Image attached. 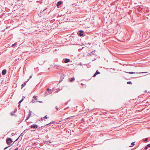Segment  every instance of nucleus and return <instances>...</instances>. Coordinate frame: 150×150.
<instances>
[{
    "mask_svg": "<svg viewBox=\"0 0 150 150\" xmlns=\"http://www.w3.org/2000/svg\"><path fill=\"white\" fill-rule=\"evenodd\" d=\"M48 7H49L47 6L45 8L43 11L41 10L40 13V15L42 16V15L46 14L47 13H48V14H50L51 11L50 10L49 11V12H48Z\"/></svg>",
    "mask_w": 150,
    "mask_h": 150,
    "instance_id": "nucleus-1",
    "label": "nucleus"
},
{
    "mask_svg": "<svg viewBox=\"0 0 150 150\" xmlns=\"http://www.w3.org/2000/svg\"><path fill=\"white\" fill-rule=\"evenodd\" d=\"M77 34L79 36L82 37L85 36L84 31L82 30H80L77 32Z\"/></svg>",
    "mask_w": 150,
    "mask_h": 150,
    "instance_id": "nucleus-2",
    "label": "nucleus"
},
{
    "mask_svg": "<svg viewBox=\"0 0 150 150\" xmlns=\"http://www.w3.org/2000/svg\"><path fill=\"white\" fill-rule=\"evenodd\" d=\"M142 6H138L135 7V9L136 10V12H137V11L139 12L140 13H142L143 10V8L142 7Z\"/></svg>",
    "mask_w": 150,
    "mask_h": 150,
    "instance_id": "nucleus-3",
    "label": "nucleus"
},
{
    "mask_svg": "<svg viewBox=\"0 0 150 150\" xmlns=\"http://www.w3.org/2000/svg\"><path fill=\"white\" fill-rule=\"evenodd\" d=\"M13 141L12 139L10 138H7L6 139V143L9 146H11L13 144H11V143Z\"/></svg>",
    "mask_w": 150,
    "mask_h": 150,
    "instance_id": "nucleus-4",
    "label": "nucleus"
},
{
    "mask_svg": "<svg viewBox=\"0 0 150 150\" xmlns=\"http://www.w3.org/2000/svg\"><path fill=\"white\" fill-rule=\"evenodd\" d=\"M29 127H30L31 128L36 129L38 127V126L36 124H33L31 125Z\"/></svg>",
    "mask_w": 150,
    "mask_h": 150,
    "instance_id": "nucleus-5",
    "label": "nucleus"
},
{
    "mask_svg": "<svg viewBox=\"0 0 150 150\" xmlns=\"http://www.w3.org/2000/svg\"><path fill=\"white\" fill-rule=\"evenodd\" d=\"M63 1H58L56 4V6L58 8H59V6L63 3Z\"/></svg>",
    "mask_w": 150,
    "mask_h": 150,
    "instance_id": "nucleus-6",
    "label": "nucleus"
},
{
    "mask_svg": "<svg viewBox=\"0 0 150 150\" xmlns=\"http://www.w3.org/2000/svg\"><path fill=\"white\" fill-rule=\"evenodd\" d=\"M70 60L68 58H64L63 60V62L64 63H67L70 62Z\"/></svg>",
    "mask_w": 150,
    "mask_h": 150,
    "instance_id": "nucleus-7",
    "label": "nucleus"
},
{
    "mask_svg": "<svg viewBox=\"0 0 150 150\" xmlns=\"http://www.w3.org/2000/svg\"><path fill=\"white\" fill-rule=\"evenodd\" d=\"M125 72L126 73H128V74H135V73H137V74L140 73H140H142V72H141H141H139V73H135V72H127V71H125ZM142 73H147V72H142Z\"/></svg>",
    "mask_w": 150,
    "mask_h": 150,
    "instance_id": "nucleus-8",
    "label": "nucleus"
},
{
    "mask_svg": "<svg viewBox=\"0 0 150 150\" xmlns=\"http://www.w3.org/2000/svg\"><path fill=\"white\" fill-rule=\"evenodd\" d=\"M25 130H24V132H22V133H21V135L19 136L18 137V138H17V139H16V140L15 141V142H16V141H17L20 138V137H21V139H20V140H21V139H22V137H23V132H25Z\"/></svg>",
    "mask_w": 150,
    "mask_h": 150,
    "instance_id": "nucleus-9",
    "label": "nucleus"
},
{
    "mask_svg": "<svg viewBox=\"0 0 150 150\" xmlns=\"http://www.w3.org/2000/svg\"><path fill=\"white\" fill-rule=\"evenodd\" d=\"M100 73L98 71V70H97L96 72L93 75V77H95L97 74H99Z\"/></svg>",
    "mask_w": 150,
    "mask_h": 150,
    "instance_id": "nucleus-10",
    "label": "nucleus"
},
{
    "mask_svg": "<svg viewBox=\"0 0 150 150\" xmlns=\"http://www.w3.org/2000/svg\"><path fill=\"white\" fill-rule=\"evenodd\" d=\"M7 72V70L6 69H4L2 70L1 72V74L2 75H5Z\"/></svg>",
    "mask_w": 150,
    "mask_h": 150,
    "instance_id": "nucleus-11",
    "label": "nucleus"
},
{
    "mask_svg": "<svg viewBox=\"0 0 150 150\" xmlns=\"http://www.w3.org/2000/svg\"><path fill=\"white\" fill-rule=\"evenodd\" d=\"M31 115V112H29V114L28 115V116H27V117H26V119L25 120V121H26L27 120H28L29 119V118L30 117Z\"/></svg>",
    "mask_w": 150,
    "mask_h": 150,
    "instance_id": "nucleus-12",
    "label": "nucleus"
},
{
    "mask_svg": "<svg viewBox=\"0 0 150 150\" xmlns=\"http://www.w3.org/2000/svg\"><path fill=\"white\" fill-rule=\"evenodd\" d=\"M60 79L59 80V82H61L63 80V79H64V75H61L60 76Z\"/></svg>",
    "mask_w": 150,
    "mask_h": 150,
    "instance_id": "nucleus-13",
    "label": "nucleus"
},
{
    "mask_svg": "<svg viewBox=\"0 0 150 150\" xmlns=\"http://www.w3.org/2000/svg\"><path fill=\"white\" fill-rule=\"evenodd\" d=\"M15 113L13 111L10 113V114L11 116H14L15 117L17 116V115L15 114Z\"/></svg>",
    "mask_w": 150,
    "mask_h": 150,
    "instance_id": "nucleus-14",
    "label": "nucleus"
},
{
    "mask_svg": "<svg viewBox=\"0 0 150 150\" xmlns=\"http://www.w3.org/2000/svg\"><path fill=\"white\" fill-rule=\"evenodd\" d=\"M150 147V144H148L146 146L144 147V149L146 150L148 148Z\"/></svg>",
    "mask_w": 150,
    "mask_h": 150,
    "instance_id": "nucleus-15",
    "label": "nucleus"
},
{
    "mask_svg": "<svg viewBox=\"0 0 150 150\" xmlns=\"http://www.w3.org/2000/svg\"><path fill=\"white\" fill-rule=\"evenodd\" d=\"M56 122H50L49 123H48V124H46L45 125H48L49 126H51V125H52V126H53V125H53L54 124V123H55Z\"/></svg>",
    "mask_w": 150,
    "mask_h": 150,
    "instance_id": "nucleus-16",
    "label": "nucleus"
},
{
    "mask_svg": "<svg viewBox=\"0 0 150 150\" xmlns=\"http://www.w3.org/2000/svg\"><path fill=\"white\" fill-rule=\"evenodd\" d=\"M52 93V92H48L47 91H46L45 92L44 94H45V96H47V95L50 94Z\"/></svg>",
    "mask_w": 150,
    "mask_h": 150,
    "instance_id": "nucleus-17",
    "label": "nucleus"
},
{
    "mask_svg": "<svg viewBox=\"0 0 150 150\" xmlns=\"http://www.w3.org/2000/svg\"><path fill=\"white\" fill-rule=\"evenodd\" d=\"M28 81H25L24 82V83L22 84V85H21V87H22V88H23L24 86H25L26 85V83Z\"/></svg>",
    "mask_w": 150,
    "mask_h": 150,
    "instance_id": "nucleus-18",
    "label": "nucleus"
},
{
    "mask_svg": "<svg viewBox=\"0 0 150 150\" xmlns=\"http://www.w3.org/2000/svg\"><path fill=\"white\" fill-rule=\"evenodd\" d=\"M33 100L32 99V101L31 102H30V103H36V102H39L40 103H41L42 102V101H35L34 102H33Z\"/></svg>",
    "mask_w": 150,
    "mask_h": 150,
    "instance_id": "nucleus-19",
    "label": "nucleus"
},
{
    "mask_svg": "<svg viewBox=\"0 0 150 150\" xmlns=\"http://www.w3.org/2000/svg\"><path fill=\"white\" fill-rule=\"evenodd\" d=\"M75 80V78L74 77H72L69 79V81L70 82H72Z\"/></svg>",
    "mask_w": 150,
    "mask_h": 150,
    "instance_id": "nucleus-20",
    "label": "nucleus"
},
{
    "mask_svg": "<svg viewBox=\"0 0 150 150\" xmlns=\"http://www.w3.org/2000/svg\"><path fill=\"white\" fill-rule=\"evenodd\" d=\"M47 118H49L48 117H47V115L43 117H42L41 118V121H43L45 119H47Z\"/></svg>",
    "mask_w": 150,
    "mask_h": 150,
    "instance_id": "nucleus-21",
    "label": "nucleus"
},
{
    "mask_svg": "<svg viewBox=\"0 0 150 150\" xmlns=\"http://www.w3.org/2000/svg\"><path fill=\"white\" fill-rule=\"evenodd\" d=\"M54 66L56 67V68H57V69H59V67H61V66L60 65H59L56 64V65H54Z\"/></svg>",
    "mask_w": 150,
    "mask_h": 150,
    "instance_id": "nucleus-22",
    "label": "nucleus"
},
{
    "mask_svg": "<svg viewBox=\"0 0 150 150\" xmlns=\"http://www.w3.org/2000/svg\"><path fill=\"white\" fill-rule=\"evenodd\" d=\"M135 142H132L131 144V145L129 147H132L135 144H134Z\"/></svg>",
    "mask_w": 150,
    "mask_h": 150,
    "instance_id": "nucleus-23",
    "label": "nucleus"
},
{
    "mask_svg": "<svg viewBox=\"0 0 150 150\" xmlns=\"http://www.w3.org/2000/svg\"><path fill=\"white\" fill-rule=\"evenodd\" d=\"M17 44V43H15L12 45V46L13 47H15V46H16Z\"/></svg>",
    "mask_w": 150,
    "mask_h": 150,
    "instance_id": "nucleus-24",
    "label": "nucleus"
},
{
    "mask_svg": "<svg viewBox=\"0 0 150 150\" xmlns=\"http://www.w3.org/2000/svg\"><path fill=\"white\" fill-rule=\"evenodd\" d=\"M33 98L34 99H35L37 100L38 99V98H37V97L36 96H33Z\"/></svg>",
    "mask_w": 150,
    "mask_h": 150,
    "instance_id": "nucleus-25",
    "label": "nucleus"
},
{
    "mask_svg": "<svg viewBox=\"0 0 150 150\" xmlns=\"http://www.w3.org/2000/svg\"><path fill=\"white\" fill-rule=\"evenodd\" d=\"M23 98H22L21 100L18 102V103L21 104V102L23 101Z\"/></svg>",
    "mask_w": 150,
    "mask_h": 150,
    "instance_id": "nucleus-26",
    "label": "nucleus"
},
{
    "mask_svg": "<svg viewBox=\"0 0 150 150\" xmlns=\"http://www.w3.org/2000/svg\"><path fill=\"white\" fill-rule=\"evenodd\" d=\"M127 83L128 84H132V83L131 81H128L127 82Z\"/></svg>",
    "mask_w": 150,
    "mask_h": 150,
    "instance_id": "nucleus-27",
    "label": "nucleus"
},
{
    "mask_svg": "<svg viewBox=\"0 0 150 150\" xmlns=\"http://www.w3.org/2000/svg\"><path fill=\"white\" fill-rule=\"evenodd\" d=\"M95 50H94V51H92L91 52L92 54L93 55H95Z\"/></svg>",
    "mask_w": 150,
    "mask_h": 150,
    "instance_id": "nucleus-28",
    "label": "nucleus"
},
{
    "mask_svg": "<svg viewBox=\"0 0 150 150\" xmlns=\"http://www.w3.org/2000/svg\"><path fill=\"white\" fill-rule=\"evenodd\" d=\"M45 126V125H44L43 126H41V127H39V128L38 129V130H39V129H42V128L43 127H44Z\"/></svg>",
    "mask_w": 150,
    "mask_h": 150,
    "instance_id": "nucleus-29",
    "label": "nucleus"
},
{
    "mask_svg": "<svg viewBox=\"0 0 150 150\" xmlns=\"http://www.w3.org/2000/svg\"><path fill=\"white\" fill-rule=\"evenodd\" d=\"M32 77V75H30V76L29 78L28 79L27 81H29V80H30V79Z\"/></svg>",
    "mask_w": 150,
    "mask_h": 150,
    "instance_id": "nucleus-30",
    "label": "nucleus"
},
{
    "mask_svg": "<svg viewBox=\"0 0 150 150\" xmlns=\"http://www.w3.org/2000/svg\"><path fill=\"white\" fill-rule=\"evenodd\" d=\"M18 108L20 109V107H21V104L18 103Z\"/></svg>",
    "mask_w": 150,
    "mask_h": 150,
    "instance_id": "nucleus-31",
    "label": "nucleus"
},
{
    "mask_svg": "<svg viewBox=\"0 0 150 150\" xmlns=\"http://www.w3.org/2000/svg\"><path fill=\"white\" fill-rule=\"evenodd\" d=\"M17 111V108H16L13 111L15 113Z\"/></svg>",
    "mask_w": 150,
    "mask_h": 150,
    "instance_id": "nucleus-32",
    "label": "nucleus"
},
{
    "mask_svg": "<svg viewBox=\"0 0 150 150\" xmlns=\"http://www.w3.org/2000/svg\"><path fill=\"white\" fill-rule=\"evenodd\" d=\"M148 139V138H146L144 139V141H147Z\"/></svg>",
    "mask_w": 150,
    "mask_h": 150,
    "instance_id": "nucleus-33",
    "label": "nucleus"
},
{
    "mask_svg": "<svg viewBox=\"0 0 150 150\" xmlns=\"http://www.w3.org/2000/svg\"><path fill=\"white\" fill-rule=\"evenodd\" d=\"M130 103V101H127L126 102V104H129Z\"/></svg>",
    "mask_w": 150,
    "mask_h": 150,
    "instance_id": "nucleus-34",
    "label": "nucleus"
},
{
    "mask_svg": "<svg viewBox=\"0 0 150 150\" xmlns=\"http://www.w3.org/2000/svg\"><path fill=\"white\" fill-rule=\"evenodd\" d=\"M88 55L89 56H92V54L91 53H88Z\"/></svg>",
    "mask_w": 150,
    "mask_h": 150,
    "instance_id": "nucleus-35",
    "label": "nucleus"
},
{
    "mask_svg": "<svg viewBox=\"0 0 150 150\" xmlns=\"http://www.w3.org/2000/svg\"><path fill=\"white\" fill-rule=\"evenodd\" d=\"M51 90L49 89V88H47V91L48 92H49Z\"/></svg>",
    "mask_w": 150,
    "mask_h": 150,
    "instance_id": "nucleus-36",
    "label": "nucleus"
},
{
    "mask_svg": "<svg viewBox=\"0 0 150 150\" xmlns=\"http://www.w3.org/2000/svg\"><path fill=\"white\" fill-rule=\"evenodd\" d=\"M55 108L57 109V110H58L59 109L58 108H57V106H56L55 107Z\"/></svg>",
    "mask_w": 150,
    "mask_h": 150,
    "instance_id": "nucleus-37",
    "label": "nucleus"
},
{
    "mask_svg": "<svg viewBox=\"0 0 150 150\" xmlns=\"http://www.w3.org/2000/svg\"><path fill=\"white\" fill-rule=\"evenodd\" d=\"M69 101H68L67 102H66V103H65V104L66 105H67L68 104V103L69 102Z\"/></svg>",
    "mask_w": 150,
    "mask_h": 150,
    "instance_id": "nucleus-38",
    "label": "nucleus"
},
{
    "mask_svg": "<svg viewBox=\"0 0 150 150\" xmlns=\"http://www.w3.org/2000/svg\"><path fill=\"white\" fill-rule=\"evenodd\" d=\"M9 146H7V147H5L4 149H7L8 147H9Z\"/></svg>",
    "mask_w": 150,
    "mask_h": 150,
    "instance_id": "nucleus-39",
    "label": "nucleus"
},
{
    "mask_svg": "<svg viewBox=\"0 0 150 150\" xmlns=\"http://www.w3.org/2000/svg\"><path fill=\"white\" fill-rule=\"evenodd\" d=\"M14 150H18V148L17 147L15 148Z\"/></svg>",
    "mask_w": 150,
    "mask_h": 150,
    "instance_id": "nucleus-40",
    "label": "nucleus"
},
{
    "mask_svg": "<svg viewBox=\"0 0 150 150\" xmlns=\"http://www.w3.org/2000/svg\"><path fill=\"white\" fill-rule=\"evenodd\" d=\"M79 65H82V64L80 62L79 64Z\"/></svg>",
    "mask_w": 150,
    "mask_h": 150,
    "instance_id": "nucleus-41",
    "label": "nucleus"
},
{
    "mask_svg": "<svg viewBox=\"0 0 150 150\" xmlns=\"http://www.w3.org/2000/svg\"><path fill=\"white\" fill-rule=\"evenodd\" d=\"M96 59H97V58L96 57L92 61H93L95 60H96Z\"/></svg>",
    "mask_w": 150,
    "mask_h": 150,
    "instance_id": "nucleus-42",
    "label": "nucleus"
},
{
    "mask_svg": "<svg viewBox=\"0 0 150 150\" xmlns=\"http://www.w3.org/2000/svg\"><path fill=\"white\" fill-rule=\"evenodd\" d=\"M28 1L29 2H31L32 1V0H28Z\"/></svg>",
    "mask_w": 150,
    "mask_h": 150,
    "instance_id": "nucleus-43",
    "label": "nucleus"
},
{
    "mask_svg": "<svg viewBox=\"0 0 150 150\" xmlns=\"http://www.w3.org/2000/svg\"><path fill=\"white\" fill-rule=\"evenodd\" d=\"M25 98V97L24 96H23V98H23V99H24V98Z\"/></svg>",
    "mask_w": 150,
    "mask_h": 150,
    "instance_id": "nucleus-44",
    "label": "nucleus"
},
{
    "mask_svg": "<svg viewBox=\"0 0 150 150\" xmlns=\"http://www.w3.org/2000/svg\"><path fill=\"white\" fill-rule=\"evenodd\" d=\"M11 135H12V136H13V135H14V133H12L11 134Z\"/></svg>",
    "mask_w": 150,
    "mask_h": 150,
    "instance_id": "nucleus-45",
    "label": "nucleus"
},
{
    "mask_svg": "<svg viewBox=\"0 0 150 150\" xmlns=\"http://www.w3.org/2000/svg\"><path fill=\"white\" fill-rule=\"evenodd\" d=\"M69 108V107H68L66 108V109H67Z\"/></svg>",
    "mask_w": 150,
    "mask_h": 150,
    "instance_id": "nucleus-46",
    "label": "nucleus"
},
{
    "mask_svg": "<svg viewBox=\"0 0 150 150\" xmlns=\"http://www.w3.org/2000/svg\"><path fill=\"white\" fill-rule=\"evenodd\" d=\"M125 122H130V121H128V120H127V121H126Z\"/></svg>",
    "mask_w": 150,
    "mask_h": 150,
    "instance_id": "nucleus-47",
    "label": "nucleus"
},
{
    "mask_svg": "<svg viewBox=\"0 0 150 150\" xmlns=\"http://www.w3.org/2000/svg\"><path fill=\"white\" fill-rule=\"evenodd\" d=\"M62 121H59V120L58 122H61Z\"/></svg>",
    "mask_w": 150,
    "mask_h": 150,
    "instance_id": "nucleus-48",
    "label": "nucleus"
},
{
    "mask_svg": "<svg viewBox=\"0 0 150 150\" xmlns=\"http://www.w3.org/2000/svg\"><path fill=\"white\" fill-rule=\"evenodd\" d=\"M51 122H56L55 121H51Z\"/></svg>",
    "mask_w": 150,
    "mask_h": 150,
    "instance_id": "nucleus-49",
    "label": "nucleus"
},
{
    "mask_svg": "<svg viewBox=\"0 0 150 150\" xmlns=\"http://www.w3.org/2000/svg\"><path fill=\"white\" fill-rule=\"evenodd\" d=\"M72 120H71L69 121V122H71Z\"/></svg>",
    "mask_w": 150,
    "mask_h": 150,
    "instance_id": "nucleus-50",
    "label": "nucleus"
},
{
    "mask_svg": "<svg viewBox=\"0 0 150 150\" xmlns=\"http://www.w3.org/2000/svg\"><path fill=\"white\" fill-rule=\"evenodd\" d=\"M83 119H82V121H83Z\"/></svg>",
    "mask_w": 150,
    "mask_h": 150,
    "instance_id": "nucleus-51",
    "label": "nucleus"
},
{
    "mask_svg": "<svg viewBox=\"0 0 150 150\" xmlns=\"http://www.w3.org/2000/svg\"><path fill=\"white\" fill-rule=\"evenodd\" d=\"M81 84L82 85H83V83H81Z\"/></svg>",
    "mask_w": 150,
    "mask_h": 150,
    "instance_id": "nucleus-52",
    "label": "nucleus"
},
{
    "mask_svg": "<svg viewBox=\"0 0 150 150\" xmlns=\"http://www.w3.org/2000/svg\"><path fill=\"white\" fill-rule=\"evenodd\" d=\"M18 122H22V121H18Z\"/></svg>",
    "mask_w": 150,
    "mask_h": 150,
    "instance_id": "nucleus-53",
    "label": "nucleus"
},
{
    "mask_svg": "<svg viewBox=\"0 0 150 150\" xmlns=\"http://www.w3.org/2000/svg\"><path fill=\"white\" fill-rule=\"evenodd\" d=\"M142 122H146V121H143Z\"/></svg>",
    "mask_w": 150,
    "mask_h": 150,
    "instance_id": "nucleus-54",
    "label": "nucleus"
},
{
    "mask_svg": "<svg viewBox=\"0 0 150 150\" xmlns=\"http://www.w3.org/2000/svg\"><path fill=\"white\" fill-rule=\"evenodd\" d=\"M4 30H5V29L3 30L2 31H4Z\"/></svg>",
    "mask_w": 150,
    "mask_h": 150,
    "instance_id": "nucleus-55",
    "label": "nucleus"
},
{
    "mask_svg": "<svg viewBox=\"0 0 150 150\" xmlns=\"http://www.w3.org/2000/svg\"><path fill=\"white\" fill-rule=\"evenodd\" d=\"M50 69V68H48V70H49Z\"/></svg>",
    "mask_w": 150,
    "mask_h": 150,
    "instance_id": "nucleus-56",
    "label": "nucleus"
},
{
    "mask_svg": "<svg viewBox=\"0 0 150 150\" xmlns=\"http://www.w3.org/2000/svg\"><path fill=\"white\" fill-rule=\"evenodd\" d=\"M146 91H145V92H146Z\"/></svg>",
    "mask_w": 150,
    "mask_h": 150,
    "instance_id": "nucleus-57",
    "label": "nucleus"
},
{
    "mask_svg": "<svg viewBox=\"0 0 150 150\" xmlns=\"http://www.w3.org/2000/svg\"><path fill=\"white\" fill-rule=\"evenodd\" d=\"M34 144H36V143H34Z\"/></svg>",
    "mask_w": 150,
    "mask_h": 150,
    "instance_id": "nucleus-58",
    "label": "nucleus"
},
{
    "mask_svg": "<svg viewBox=\"0 0 150 150\" xmlns=\"http://www.w3.org/2000/svg\"><path fill=\"white\" fill-rule=\"evenodd\" d=\"M86 122H88V121H87Z\"/></svg>",
    "mask_w": 150,
    "mask_h": 150,
    "instance_id": "nucleus-59",
    "label": "nucleus"
},
{
    "mask_svg": "<svg viewBox=\"0 0 150 150\" xmlns=\"http://www.w3.org/2000/svg\"><path fill=\"white\" fill-rule=\"evenodd\" d=\"M139 76H137V77H136V78H137V77H138Z\"/></svg>",
    "mask_w": 150,
    "mask_h": 150,
    "instance_id": "nucleus-60",
    "label": "nucleus"
}]
</instances>
